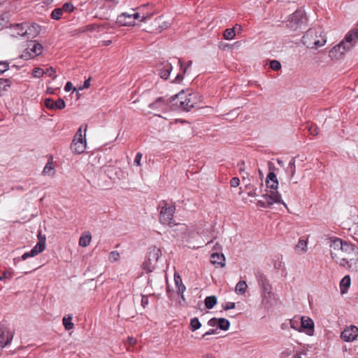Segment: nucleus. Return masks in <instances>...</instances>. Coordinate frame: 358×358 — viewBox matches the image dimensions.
<instances>
[{
    "label": "nucleus",
    "instance_id": "4468645a",
    "mask_svg": "<svg viewBox=\"0 0 358 358\" xmlns=\"http://www.w3.org/2000/svg\"><path fill=\"white\" fill-rule=\"evenodd\" d=\"M265 199L269 206L274 203H282L284 206L286 204L281 200V195L276 191L271 190L262 195Z\"/></svg>",
    "mask_w": 358,
    "mask_h": 358
},
{
    "label": "nucleus",
    "instance_id": "6ab92c4d",
    "mask_svg": "<svg viewBox=\"0 0 358 358\" xmlns=\"http://www.w3.org/2000/svg\"><path fill=\"white\" fill-rule=\"evenodd\" d=\"M225 257L223 254L214 252L211 255L212 264L217 266L223 267L224 266Z\"/></svg>",
    "mask_w": 358,
    "mask_h": 358
},
{
    "label": "nucleus",
    "instance_id": "4d7b16f0",
    "mask_svg": "<svg viewBox=\"0 0 358 358\" xmlns=\"http://www.w3.org/2000/svg\"><path fill=\"white\" fill-rule=\"evenodd\" d=\"M82 128H83V126H81L78 130L77 131L74 138H84V136L82 134Z\"/></svg>",
    "mask_w": 358,
    "mask_h": 358
},
{
    "label": "nucleus",
    "instance_id": "c9c22d12",
    "mask_svg": "<svg viewBox=\"0 0 358 358\" xmlns=\"http://www.w3.org/2000/svg\"><path fill=\"white\" fill-rule=\"evenodd\" d=\"M62 13L63 11L61 8H55L52 11L51 17L54 20H58L61 18Z\"/></svg>",
    "mask_w": 358,
    "mask_h": 358
},
{
    "label": "nucleus",
    "instance_id": "2f4dec72",
    "mask_svg": "<svg viewBox=\"0 0 358 358\" xmlns=\"http://www.w3.org/2000/svg\"><path fill=\"white\" fill-rule=\"evenodd\" d=\"M230 326V322L228 320L224 318H220L218 321V327L221 330L227 331L229 329Z\"/></svg>",
    "mask_w": 358,
    "mask_h": 358
},
{
    "label": "nucleus",
    "instance_id": "ea45409f",
    "mask_svg": "<svg viewBox=\"0 0 358 358\" xmlns=\"http://www.w3.org/2000/svg\"><path fill=\"white\" fill-rule=\"evenodd\" d=\"M44 73L45 71L42 69L36 67L33 70L32 76L34 78H41Z\"/></svg>",
    "mask_w": 358,
    "mask_h": 358
},
{
    "label": "nucleus",
    "instance_id": "8fccbe9b",
    "mask_svg": "<svg viewBox=\"0 0 358 358\" xmlns=\"http://www.w3.org/2000/svg\"><path fill=\"white\" fill-rule=\"evenodd\" d=\"M240 184V180L237 177H234L230 181V185L233 187H238Z\"/></svg>",
    "mask_w": 358,
    "mask_h": 358
},
{
    "label": "nucleus",
    "instance_id": "dca6fc26",
    "mask_svg": "<svg viewBox=\"0 0 358 358\" xmlns=\"http://www.w3.org/2000/svg\"><path fill=\"white\" fill-rule=\"evenodd\" d=\"M266 182L268 187H269L271 190L275 191L277 189L278 186V181L277 180L276 175L274 173H268L266 177Z\"/></svg>",
    "mask_w": 358,
    "mask_h": 358
},
{
    "label": "nucleus",
    "instance_id": "bf43d9fd",
    "mask_svg": "<svg viewBox=\"0 0 358 358\" xmlns=\"http://www.w3.org/2000/svg\"><path fill=\"white\" fill-rule=\"evenodd\" d=\"M11 274L10 273L8 272H1L0 273V280H3L7 278L10 277Z\"/></svg>",
    "mask_w": 358,
    "mask_h": 358
},
{
    "label": "nucleus",
    "instance_id": "0eeeda50",
    "mask_svg": "<svg viewBox=\"0 0 358 358\" xmlns=\"http://www.w3.org/2000/svg\"><path fill=\"white\" fill-rule=\"evenodd\" d=\"M150 17L151 15H147L146 16L143 15L141 17L138 13L132 10L131 13L126 12L118 15L117 22L121 26H134L135 25L136 20L141 18V22H145L146 20Z\"/></svg>",
    "mask_w": 358,
    "mask_h": 358
},
{
    "label": "nucleus",
    "instance_id": "473e14b6",
    "mask_svg": "<svg viewBox=\"0 0 358 358\" xmlns=\"http://www.w3.org/2000/svg\"><path fill=\"white\" fill-rule=\"evenodd\" d=\"M72 316L69 315L67 317H64L62 320L63 324L66 330H71L73 328V323L71 322Z\"/></svg>",
    "mask_w": 358,
    "mask_h": 358
},
{
    "label": "nucleus",
    "instance_id": "9d476101",
    "mask_svg": "<svg viewBox=\"0 0 358 358\" xmlns=\"http://www.w3.org/2000/svg\"><path fill=\"white\" fill-rule=\"evenodd\" d=\"M37 237L38 238V242L29 252L24 253V259L27 257H34L45 250L46 240L45 236H42L41 231H38L37 233Z\"/></svg>",
    "mask_w": 358,
    "mask_h": 358
},
{
    "label": "nucleus",
    "instance_id": "a211bd4d",
    "mask_svg": "<svg viewBox=\"0 0 358 358\" xmlns=\"http://www.w3.org/2000/svg\"><path fill=\"white\" fill-rule=\"evenodd\" d=\"M174 282L177 287L178 294L181 296V298L185 300L183 293L185 292L186 287L183 285L182 282V279L178 274L175 273L174 275Z\"/></svg>",
    "mask_w": 358,
    "mask_h": 358
},
{
    "label": "nucleus",
    "instance_id": "aec40b11",
    "mask_svg": "<svg viewBox=\"0 0 358 358\" xmlns=\"http://www.w3.org/2000/svg\"><path fill=\"white\" fill-rule=\"evenodd\" d=\"M92 235L89 231L84 232L79 238V245L81 247H87L90 244Z\"/></svg>",
    "mask_w": 358,
    "mask_h": 358
},
{
    "label": "nucleus",
    "instance_id": "338daca9",
    "mask_svg": "<svg viewBox=\"0 0 358 358\" xmlns=\"http://www.w3.org/2000/svg\"><path fill=\"white\" fill-rule=\"evenodd\" d=\"M244 165H245L244 161H241L238 163V166L240 167V169H239L240 171H244V168H243Z\"/></svg>",
    "mask_w": 358,
    "mask_h": 358
},
{
    "label": "nucleus",
    "instance_id": "37998d69",
    "mask_svg": "<svg viewBox=\"0 0 358 358\" xmlns=\"http://www.w3.org/2000/svg\"><path fill=\"white\" fill-rule=\"evenodd\" d=\"M308 129L310 134H311L313 136H317L319 134V129L315 125L312 124V125L308 126Z\"/></svg>",
    "mask_w": 358,
    "mask_h": 358
},
{
    "label": "nucleus",
    "instance_id": "c756f323",
    "mask_svg": "<svg viewBox=\"0 0 358 358\" xmlns=\"http://www.w3.org/2000/svg\"><path fill=\"white\" fill-rule=\"evenodd\" d=\"M296 160L294 158H292L287 166V172L289 173L290 174V179H292L294 177L295 173H296V164H295Z\"/></svg>",
    "mask_w": 358,
    "mask_h": 358
},
{
    "label": "nucleus",
    "instance_id": "864d4df0",
    "mask_svg": "<svg viewBox=\"0 0 358 358\" xmlns=\"http://www.w3.org/2000/svg\"><path fill=\"white\" fill-rule=\"evenodd\" d=\"M142 154L141 152H138L135 157V159H134V163L137 165V166H141V160L142 159Z\"/></svg>",
    "mask_w": 358,
    "mask_h": 358
},
{
    "label": "nucleus",
    "instance_id": "603ef678",
    "mask_svg": "<svg viewBox=\"0 0 358 358\" xmlns=\"http://www.w3.org/2000/svg\"><path fill=\"white\" fill-rule=\"evenodd\" d=\"M218 321H219V319L213 317L208 320V324L210 327L218 326Z\"/></svg>",
    "mask_w": 358,
    "mask_h": 358
},
{
    "label": "nucleus",
    "instance_id": "680f3d73",
    "mask_svg": "<svg viewBox=\"0 0 358 358\" xmlns=\"http://www.w3.org/2000/svg\"><path fill=\"white\" fill-rule=\"evenodd\" d=\"M306 353L303 352H297L293 355V358H302V356H305Z\"/></svg>",
    "mask_w": 358,
    "mask_h": 358
},
{
    "label": "nucleus",
    "instance_id": "49530a36",
    "mask_svg": "<svg viewBox=\"0 0 358 358\" xmlns=\"http://www.w3.org/2000/svg\"><path fill=\"white\" fill-rule=\"evenodd\" d=\"M299 318L296 319V318H294V319H292L290 320V327L294 329H299Z\"/></svg>",
    "mask_w": 358,
    "mask_h": 358
},
{
    "label": "nucleus",
    "instance_id": "a18cd8bd",
    "mask_svg": "<svg viewBox=\"0 0 358 358\" xmlns=\"http://www.w3.org/2000/svg\"><path fill=\"white\" fill-rule=\"evenodd\" d=\"M44 73L49 77H52L53 79H55L57 77V76L55 75V70L52 67L47 69Z\"/></svg>",
    "mask_w": 358,
    "mask_h": 358
},
{
    "label": "nucleus",
    "instance_id": "5fc2aeb1",
    "mask_svg": "<svg viewBox=\"0 0 358 358\" xmlns=\"http://www.w3.org/2000/svg\"><path fill=\"white\" fill-rule=\"evenodd\" d=\"M87 125L85 124V125L84 138L80 139V138H73L72 143L86 142V140H85V132L87 131Z\"/></svg>",
    "mask_w": 358,
    "mask_h": 358
},
{
    "label": "nucleus",
    "instance_id": "1a4fd4ad",
    "mask_svg": "<svg viewBox=\"0 0 358 358\" xmlns=\"http://www.w3.org/2000/svg\"><path fill=\"white\" fill-rule=\"evenodd\" d=\"M43 51V45L36 41H29L24 50V59H31L41 55Z\"/></svg>",
    "mask_w": 358,
    "mask_h": 358
},
{
    "label": "nucleus",
    "instance_id": "5701e85b",
    "mask_svg": "<svg viewBox=\"0 0 358 358\" xmlns=\"http://www.w3.org/2000/svg\"><path fill=\"white\" fill-rule=\"evenodd\" d=\"M172 65L170 63L165 64L162 69H160V77L163 79L166 80L169 78L170 73L172 71Z\"/></svg>",
    "mask_w": 358,
    "mask_h": 358
},
{
    "label": "nucleus",
    "instance_id": "a19ab883",
    "mask_svg": "<svg viewBox=\"0 0 358 358\" xmlns=\"http://www.w3.org/2000/svg\"><path fill=\"white\" fill-rule=\"evenodd\" d=\"M120 253L117 251H112L109 254V259L110 262H117L120 259Z\"/></svg>",
    "mask_w": 358,
    "mask_h": 358
},
{
    "label": "nucleus",
    "instance_id": "774afa93",
    "mask_svg": "<svg viewBox=\"0 0 358 358\" xmlns=\"http://www.w3.org/2000/svg\"><path fill=\"white\" fill-rule=\"evenodd\" d=\"M248 195L249 196H257L256 190H252V191H251V192H249L248 193Z\"/></svg>",
    "mask_w": 358,
    "mask_h": 358
},
{
    "label": "nucleus",
    "instance_id": "f03ea898",
    "mask_svg": "<svg viewBox=\"0 0 358 358\" xmlns=\"http://www.w3.org/2000/svg\"><path fill=\"white\" fill-rule=\"evenodd\" d=\"M176 105L182 110L189 111L201 102V97L197 93H185L182 91L176 95Z\"/></svg>",
    "mask_w": 358,
    "mask_h": 358
},
{
    "label": "nucleus",
    "instance_id": "bb28decb",
    "mask_svg": "<svg viewBox=\"0 0 358 358\" xmlns=\"http://www.w3.org/2000/svg\"><path fill=\"white\" fill-rule=\"evenodd\" d=\"M165 106V102L163 98H158L155 102L149 105L150 108L153 110L162 109Z\"/></svg>",
    "mask_w": 358,
    "mask_h": 358
},
{
    "label": "nucleus",
    "instance_id": "7c9ffc66",
    "mask_svg": "<svg viewBox=\"0 0 358 358\" xmlns=\"http://www.w3.org/2000/svg\"><path fill=\"white\" fill-rule=\"evenodd\" d=\"M236 27H238L239 29H241V26L240 25H238L236 24L235 27L234 28H231V29H227L224 32V34H223V36L224 38L226 39V40H231L234 38V36H236V34H235V28Z\"/></svg>",
    "mask_w": 358,
    "mask_h": 358
},
{
    "label": "nucleus",
    "instance_id": "20e7f679",
    "mask_svg": "<svg viewBox=\"0 0 358 358\" xmlns=\"http://www.w3.org/2000/svg\"><path fill=\"white\" fill-rule=\"evenodd\" d=\"M302 42L309 48H317L323 46L327 42V38L320 29L312 28L302 37Z\"/></svg>",
    "mask_w": 358,
    "mask_h": 358
},
{
    "label": "nucleus",
    "instance_id": "423d86ee",
    "mask_svg": "<svg viewBox=\"0 0 358 358\" xmlns=\"http://www.w3.org/2000/svg\"><path fill=\"white\" fill-rule=\"evenodd\" d=\"M257 282L262 289V304L265 308H268L272 306V301L274 299L272 287L264 275H259Z\"/></svg>",
    "mask_w": 358,
    "mask_h": 358
},
{
    "label": "nucleus",
    "instance_id": "393cba45",
    "mask_svg": "<svg viewBox=\"0 0 358 358\" xmlns=\"http://www.w3.org/2000/svg\"><path fill=\"white\" fill-rule=\"evenodd\" d=\"M307 240L299 239L298 243L296 245L295 250L298 253H304L307 251Z\"/></svg>",
    "mask_w": 358,
    "mask_h": 358
},
{
    "label": "nucleus",
    "instance_id": "58836bf2",
    "mask_svg": "<svg viewBox=\"0 0 358 358\" xmlns=\"http://www.w3.org/2000/svg\"><path fill=\"white\" fill-rule=\"evenodd\" d=\"M10 81L8 79L0 78V92L6 90L7 87L10 86Z\"/></svg>",
    "mask_w": 358,
    "mask_h": 358
},
{
    "label": "nucleus",
    "instance_id": "a878e982",
    "mask_svg": "<svg viewBox=\"0 0 358 358\" xmlns=\"http://www.w3.org/2000/svg\"><path fill=\"white\" fill-rule=\"evenodd\" d=\"M44 176H53L55 174V167L52 162H48L43 170Z\"/></svg>",
    "mask_w": 358,
    "mask_h": 358
},
{
    "label": "nucleus",
    "instance_id": "3c124183",
    "mask_svg": "<svg viewBox=\"0 0 358 358\" xmlns=\"http://www.w3.org/2000/svg\"><path fill=\"white\" fill-rule=\"evenodd\" d=\"M236 306L235 303L234 302H227L222 307L225 310L233 309Z\"/></svg>",
    "mask_w": 358,
    "mask_h": 358
},
{
    "label": "nucleus",
    "instance_id": "b1692460",
    "mask_svg": "<svg viewBox=\"0 0 358 358\" xmlns=\"http://www.w3.org/2000/svg\"><path fill=\"white\" fill-rule=\"evenodd\" d=\"M350 286V278L349 275H345L340 282L341 293L342 294H345Z\"/></svg>",
    "mask_w": 358,
    "mask_h": 358
},
{
    "label": "nucleus",
    "instance_id": "e2e57ef3",
    "mask_svg": "<svg viewBox=\"0 0 358 358\" xmlns=\"http://www.w3.org/2000/svg\"><path fill=\"white\" fill-rule=\"evenodd\" d=\"M72 87H73L72 83L71 82H67L64 87V90L66 92H69L70 90H72Z\"/></svg>",
    "mask_w": 358,
    "mask_h": 358
},
{
    "label": "nucleus",
    "instance_id": "f8f14e48",
    "mask_svg": "<svg viewBox=\"0 0 358 358\" xmlns=\"http://www.w3.org/2000/svg\"><path fill=\"white\" fill-rule=\"evenodd\" d=\"M358 336V328L351 325L347 327L341 333V338L346 342H350L355 340Z\"/></svg>",
    "mask_w": 358,
    "mask_h": 358
},
{
    "label": "nucleus",
    "instance_id": "2eb2a0df",
    "mask_svg": "<svg viewBox=\"0 0 358 358\" xmlns=\"http://www.w3.org/2000/svg\"><path fill=\"white\" fill-rule=\"evenodd\" d=\"M41 27L36 23H31L27 25L24 36H27L28 39L36 38L40 33Z\"/></svg>",
    "mask_w": 358,
    "mask_h": 358
},
{
    "label": "nucleus",
    "instance_id": "f704fd0d",
    "mask_svg": "<svg viewBox=\"0 0 358 358\" xmlns=\"http://www.w3.org/2000/svg\"><path fill=\"white\" fill-rule=\"evenodd\" d=\"M303 15V13L302 11L295 12L292 17V21L296 22V23H302Z\"/></svg>",
    "mask_w": 358,
    "mask_h": 358
},
{
    "label": "nucleus",
    "instance_id": "69168bd1",
    "mask_svg": "<svg viewBox=\"0 0 358 358\" xmlns=\"http://www.w3.org/2000/svg\"><path fill=\"white\" fill-rule=\"evenodd\" d=\"M136 342V340L133 337H128L127 338V343L129 345H134Z\"/></svg>",
    "mask_w": 358,
    "mask_h": 358
},
{
    "label": "nucleus",
    "instance_id": "e433bc0d",
    "mask_svg": "<svg viewBox=\"0 0 358 358\" xmlns=\"http://www.w3.org/2000/svg\"><path fill=\"white\" fill-rule=\"evenodd\" d=\"M349 231H350L353 238L358 242V224H354L350 228H349Z\"/></svg>",
    "mask_w": 358,
    "mask_h": 358
},
{
    "label": "nucleus",
    "instance_id": "de8ad7c7",
    "mask_svg": "<svg viewBox=\"0 0 358 358\" xmlns=\"http://www.w3.org/2000/svg\"><path fill=\"white\" fill-rule=\"evenodd\" d=\"M55 101L51 99H46L45 100V106L49 109H55Z\"/></svg>",
    "mask_w": 358,
    "mask_h": 358
},
{
    "label": "nucleus",
    "instance_id": "4be33fe9",
    "mask_svg": "<svg viewBox=\"0 0 358 358\" xmlns=\"http://www.w3.org/2000/svg\"><path fill=\"white\" fill-rule=\"evenodd\" d=\"M71 149L74 153L81 154L86 149V142L72 143Z\"/></svg>",
    "mask_w": 358,
    "mask_h": 358
},
{
    "label": "nucleus",
    "instance_id": "13d9d810",
    "mask_svg": "<svg viewBox=\"0 0 358 358\" xmlns=\"http://www.w3.org/2000/svg\"><path fill=\"white\" fill-rule=\"evenodd\" d=\"M149 303V301H148V296H142V299H141V304L143 306V308L145 307L146 305H148Z\"/></svg>",
    "mask_w": 358,
    "mask_h": 358
},
{
    "label": "nucleus",
    "instance_id": "4c0bfd02",
    "mask_svg": "<svg viewBox=\"0 0 358 358\" xmlns=\"http://www.w3.org/2000/svg\"><path fill=\"white\" fill-rule=\"evenodd\" d=\"M63 12L71 13L74 10V6L71 3L66 2L61 8Z\"/></svg>",
    "mask_w": 358,
    "mask_h": 358
},
{
    "label": "nucleus",
    "instance_id": "f3484780",
    "mask_svg": "<svg viewBox=\"0 0 358 358\" xmlns=\"http://www.w3.org/2000/svg\"><path fill=\"white\" fill-rule=\"evenodd\" d=\"M178 63L180 64L182 73H178L174 80L175 83H180L183 80L184 74H185L187 69L189 68L192 64V62L191 60L187 62V65L185 66H184L182 61L181 59H179Z\"/></svg>",
    "mask_w": 358,
    "mask_h": 358
},
{
    "label": "nucleus",
    "instance_id": "c03bdc74",
    "mask_svg": "<svg viewBox=\"0 0 358 358\" xmlns=\"http://www.w3.org/2000/svg\"><path fill=\"white\" fill-rule=\"evenodd\" d=\"M270 67L274 71H278L281 69V64L277 60H272L270 62Z\"/></svg>",
    "mask_w": 358,
    "mask_h": 358
},
{
    "label": "nucleus",
    "instance_id": "6e6552de",
    "mask_svg": "<svg viewBox=\"0 0 358 358\" xmlns=\"http://www.w3.org/2000/svg\"><path fill=\"white\" fill-rule=\"evenodd\" d=\"M162 255L159 248L152 246L149 248L147 259L143 264V268L147 272H152L157 266V262Z\"/></svg>",
    "mask_w": 358,
    "mask_h": 358
},
{
    "label": "nucleus",
    "instance_id": "09e8293b",
    "mask_svg": "<svg viewBox=\"0 0 358 358\" xmlns=\"http://www.w3.org/2000/svg\"><path fill=\"white\" fill-rule=\"evenodd\" d=\"M8 69V63L6 62H0V74Z\"/></svg>",
    "mask_w": 358,
    "mask_h": 358
},
{
    "label": "nucleus",
    "instance_id": "ddd939ff",
    "mask_svg": "<svg viewBox=\"0 0 358 358\" xmlns=\"http://www.w3.org/2000/svg\"><path fill=\"white\" fill-rule=\"evenodd\" d=\"M13 338V334L6 327L0 324V348H3Z\"/></svg>",
    "mask_w": 358,
    "mask_h": 358
},
{
    "label": "nucleus",
    "instance_id": "72a5a7b5",
    "mask_svg": "<svg viewBox=\"0 0 358 358\" xmlns=\"http://www.w3.org/2000/svg\"><path fill=\"white\" fill-rule=\"evenodd\" d=\"M189 325L192 331H195L201 327V324L197 317L191 319Z\"/></svg>",
    "mask_w": 358,
    "mask_h": 358
},
{
    "label": "nucleus",
    "instance_id": "412c9836",
    "mask_svg": "<svg viewBox=\"0 0 358 358\" xmlns=\"http://www.w3.org/2000/svg\"><path fill=\"white\" fill-rule=\"evenodd\" d=\"M342 249H341V255L344 257V254H350L353 252L355 250H358V248L355 247V245L348 243L346 241H343L342 240Z\"/></svg>",
    "mask_w": 358,
    "mask_h": 358
},
{
    "label": "nucleus",
    "instance_id": "79ce46f5",
    "mask_svg": "<svg viewBox=\"0 0 358 358\" xmlns=\"http://www.w3.org/2000/svg\"><path fill=\"white\" fill-rule=\"evenodd\" d=\"M55 109H63L65 108V102L62 99H59L56 101H55Z\"/></svg>",
    "mask_w": 358,
    "mask_h": 358
},
{
    "label": "nucleus",
    "instance_id": "052dcab7",
    "mask_svg": "<svg viewBox=\"0 0 358 358\" xmlns=\"http://www.w3.org/2000/svg\"><path fill=\"white\" fill-rule=\"evenodd\" d=\"M215 332H216L215 329H211L208 330V331H206L204 334H203L202 337L205 338L207 336L215 334Z\"/></svg>",
    "mask_w": 358,
    "mask_h": 358
},
{
    "label": "nucleus",
    "instance_id": "f257e3e1",
    "mask_svg": "<svg viewBox=\"0 0 358 358\" xmlns=\"http://www.w3.org/2000/svg\"><path fill=\"white\" fill-rule=\"evenodd\" d=\"M358 39V27L352 29L338 45L334 46L329 52L332 59H338L347 51L350 50Z\"/></svg>",
    "mask_w": 358,
    "mask_h": 358
},
{
    "label": "nucleus",
    "instance_id": "9b49d317",
    "mask_svg": "<svg viewBox=\"0 0 358 358\" xmlns=\"http://www.w3.org/2000/svg\"><path fill=\"white\" fill-rule=\"evenodd\" d=\"M301 321V325L299 327V331L303 330L308 336H313L314 334V322L313 320L307 316H302L299 318Z\"/></svg>",
    "mask_w": 358,
    "mask_h": 358
},
{
    "label": "nucleus",
    "instance_id": "6e6d98bb",
    "mask_svg": "<svg viewBox=\"0 0 358 358\" xmlns=\"http://www.w3.org/2000/svg\"><path fill=\"white\" fill-rule=\"evenodd\" d=\"M257 205L259 207H262V208H268V207H270L269 205L267 203L266 201H262V200H259L257 201Z\"/></svg>",
    "mask_w": 358,
    "mask_h": 358
},
{
    "label": "nucleus",
    "instance_id": "c85d7f7f",
    "mask_svg": "<svg viewBox=\"0 0 358 358\" xmlns=\"http://www.w3.org/2000/svg\"><path fill=\"white\" fill-rule=\"evenodd\" d=\"M217 303V298L215 296H209L205 299V306L207 308H213Z\"/></svg>",
    "mask_w": 358,
    "mask_h": 358
},
{
    "label": "nucleus",
    "instance_id": "39448f33",
    "mask_svg": "<svg viewBox=\"0 0 358 358\" xmlns=\"http://www.w3.org/2000/svg\"><path fill=\"white\" fill-rule=\"evenodd\" d=\"M159 207L161 208L159 217L160 223L171 227L177 225L173 219L176 206L168 203L166 201H162Z\"/></svg>",
    "mask_w": 358,
    "mask_h": 358
},
{
    "label": "nucleus",
    "instance_id": "cd10ccee",
    "mask_svg": "<svg viewBox=\"0 0 358 358\" xmlns=\"http://www.w3.org/2000/svg\"><path fill=\"white\" fill-rule=\"evenodd\" d=\"M248 285L245 281L240 280L236 285L235 291L238 294H243L245 293Z\"/></svg>",
    "mask_w": 358,
    "mask_h": 358
},
{
    "label": "nucleus",
    "instance_id": "0e129e2a",
    "mask_svg": "<svg viewBox=\"0 0 358 358\" xmlns=\"http://www.w3.org/2000/svg\"><path fill=\"white\" fill-rule=\"evenodd\" d=\"M90 85V78H88L87 80H85L83 86L81 89H87Z\"/></svg>",
    "mask_w": 358,
    "mask_h": 358
},
{
    "label": "nucleus",
    "instance_id": "7ed1b4c3",
    "mask_svg": "<svg viewBox=\"0 0 358 358\" xmlns=\"http://www.w3.org/2000/svg\"><path fill=\"white\" fill-rule=\"evenodd\" d=\"M342 240L338 238L330 239V254L331 258L341 266L344 268H350L352 266L353 259L348 261L345 257L341 255Z\"/></svg>",
    "mask_w": 358,
    "mask_h": 358
}]
</instances>
